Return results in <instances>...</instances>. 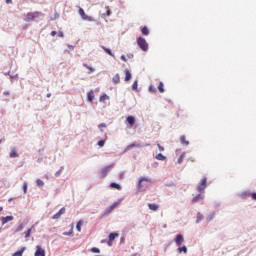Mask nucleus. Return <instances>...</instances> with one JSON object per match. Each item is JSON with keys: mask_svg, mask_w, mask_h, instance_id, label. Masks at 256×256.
I'll use <instances>...</instances> for the list:
<instances>
[{"mask_svg": "<svg viewBox=\"0 0 256 256\" xmlns=\"http://www.w3.org/2000/svg\"><path fill=\"white\" fill-rule=\"evenodd\" d=\"M41 15H42L41 12H29L26 14V18L24 19V21H26V23L35 21V19H39Z\"/></svg>", "mask_w": 256, "mask_h": 256, "instance_id": "obj_1", "label": "nucleus"}, {"mask_svg": "<svg viewBox=\"0 0 256 256\" xmlns=\"http://www.w3.org/2000/svg\"><path fill=\"white\" fill-rule=\"evenodd\" d=\"M137 45L142 51H149V43L143 37L137 39Z\"/></svg>", "mask_w": 256, "mask_h": 256, "instance_id": "obj_2", "label": "nucleus"}, {"mask_svg": "<svg viewBox=\"0 0 256 256\" xmlns=\"http://www.w3.org/2000/svg\"><path fill=\"white\" fill-rule=\"evenodd\" d=\"M78 14L83 19V21H90V22L93 21V17L87 16V14L85 13V10H83V8L81 7H78Z\"/></svg>", "mask_w": 256, "mask_h": 256, "instance_id": "obj_3", "label": "nucleus"}, {"mask_svg": "<svg viewBox=\"0 0 256 256\" xmlns=\"http://www.w3.org/2000/svg\"><path fill=\"white\" fill-rule=\"evenodd\" d=\"M113 167H115V164H111L109 166L102 168L100 171L101 179H105V176L109 173V171H111V169H113Z\"/></svg>", "mask_w": 256, "mask_h": 256, "instance_id": "obj_4", "label": "nucleus"}, {"mask_svg": "<svg viewBox=\"0 0 256 256\" xmlns=\"http://www.w3.org/2000/svg\"><path fill=\"white\" fill-rule=\"evenodd\" d=\"M205 189H207V178H203L201 180V183L197 187V191H199V193H202V191H205Z\"/></svg>", "mask_w": 256, "mask_h": 256, "instance_id": "obj_5", "label": "nucleus"}, {"mask_svg": "<svg viewBox=\"0 0 256 256\" xmlns=\"http://www.w3.org/2000/svg\"><path fill=\"white\" fill-rule=\"evenodd\" d=\"M185 242V238L183 237V234H178L175 238V243L178 247H180V245H183V243Z\"/></svg>", "mask_w": 256, "mask_h": 256, "instance_id": "obj_6", "label": "nucleus"}, {"mask_svg": "<svg viewBox=\"0 0 256 256\" xmlns=\"http://www.w3.org/2000/svg\"><path fill=\"white\" fill-rule=\"evenodd\" d=\"M34 256H45V249H42L41 246H36Z\"/></svg>", "mask_w": 256, "mask_h": 256, "instance_id": "obj_7", "label": "nucleus"}, {"mask_svg": "<svg viewBox=\"0 0 256 256\" xmlns=\"http://www.w3.org/2000/svg\"><path fill=\"white\" fill-rule=\"evenodd\" d=\"M61 215H65V207L61 208L59 212L52 217V219H61Z\"/></svg>", "mask_w": 256, "mask_h": 256, "instance_id": "obj_8", "label": "nucleus"}, {"mask_svg": "<svg viewBox=\"0 0 256 256\" xmlns=\"http://www.w3.org/2000/svg\"><path fill=\"white\" fill-rule=\"evenodd\" d=\"M143 183H151V179L149 178H140L138 188L141 189L143 187Z\"/></svg>", "mask_w": 256, "mask_h": 256, "instance_id": "obj_9", "label": "nucleus"}, {"mask_svg": "<svg viewBox=\"0 0 256 256\" xmlns=\"http://www.w3.org/2000/svg\"><path fill=\"white\" fill-rule=\"evenodd\" d=\"M13 221V216H6L1 218L2 225H7V223Z\"/></svg>", "mask_w": 256, "mask_h": 256, "instance_id": "obj_10", "label": "nucleus"}, {"mask_svg": "<svg viewBox=\"0 0 256 256\" xmlns=\"http://www.w3.org/2000/svg\"><path fill=\"white\" fill-rule=\"evenodd\" d=\"M126 121L130 125V127H133V125H135V117H133V116H128L126 118Z\"/></svg>", "mask_w": 256, "mask_h": 256, "instance_id": "obj_11", "label": "nucleus"}, {"mask_svg": "<svg viewBox=\"0 0 256 256\" xmlns=\"http://www.w3.org/2000/svg\"><path fill=\"white\" fill-rule=\"evenodd\" d=\"M32 231H35V226H32L31 228H29L25 233V239H29V237H31V233Z\"/></svg>", "mask_w": 256, "mask_h": 256, "instance_id": "obj_12", "label": "nucleus"}, {"mask_svg": "<svg viewBox=\"0 0 256 256\" xmlns=\"http://www.w3.org/2000/svg\"><path fill=\"white\" fill-rule=\"evenodd\" d=\"M26 247H22L20 250L16 251L12 256H23V253H25Z\"/></svg>", "mask_w": 256, "mask_h": 256, "instance_id": "obj_13", "label": "nucleus"}, {"mask_svg": "<svg viewBox=\"0 0 256 256\" xmlns=\"http://www.w3.org/2000/svg\"><path fill=\"white\" fill-rule=\"evenodd\" d=\"M148 207H149L150 211H159L158 204H148Z\"/></svg>", "mask_w": 256, "mask_h": 256, "instance_id": "obj_14", "label": "nucleus"}, {"mask_svg": "<svg viewBox=\"0 0 256 256\" xmlns=\"http://www.w3.org/2000/svg\"><path fill=\"white\" fill-rule=\"evenodd\" d=\"M110 187H111V189H117V191H121V185H119V184H117L115 182H112L110 184Z\"/></svg>", "mask_w": 256, "mask_h": 256, "instance_id": "obj_15", "label": "nucleus"}, {"mask_svg": "<svg viewBox=\"0 0 256 256\" xmlns=\"http://www.w3.org/2000/svg\"><path fill=\"white\" fill-rule=\"evenodd\" d=\"M124 73H125V81H131V72L129 71V70H125L124 71Z\"/></svg>", "mask_w": 256, "mask_h": 256, "instance_id": "obj_16", "label": "nucleus"}, {"mask_svg": "<svg viewBox=\"0 0 256 256\" xmlns=\"http://www.w3.org/2000/svg\"><path fill=\"white\" fill-rule=\"evenodd\" d=\"M88 101H93L95 99V92H93V90H91L89 93H88Z\"/></svg>", "mask_w": 256, "mask_h": 256, "instance_id": "obj_17", "label": "nucleus"}, {"mask_svg": "<svg viewBox=\"0 0 256 256\" xmlns=\"http://www.w3.org/2000/svg\"><path fill=\"white\" fill-rule=\"evenodd\" d=\"M113 83L117 84L121 81V77L119 76V74H116L113 78H112Z\"/></svg>", "mask_w": 256, "mask_h": 256, "instance_id": "obj_18", "label": "nucleus"}, {"mask_svg": "<svg viewBox=\"0 0 256 256\" xmlns=\"http://www.w3.org/2000/svg\"><path fill=\"white\" fill-rule=\"evenodd\" d=\"M81 227H83V221L79 220L76 225V229H77L78 233H81Z\"/></svg>", "mask_w": 256, "mask_h": 256, "instance_id": "obj_19", "label": "nucleus"}, {"mask_svg": "<svg viewBox=\"0 0 256 256\" xmlns=\"http://www.w3.org/2000/svg\"><path fill=\"white\" fill-rule=\"evenodd\" d=\"M116 237H119L118 233H110L109 234V241H115Z\"/></svg>", "mask_w": 256, "mask_h": 256, "instance_id": "obj_20", "label": "nucleus"}, {"mask_svg": "<svg viewBox=\"0 0 256 256\" xmlns=\"http://www.w3.org/2000/svg\"><path fill=\"white\" fill-rule=\"evenodd\" d=\"M158 90L160 93H165V88L163 82H159Z\"/></svg>", "mask_w": 256, "mask_h": 256, "instance_id": "obj_21", "label": "nucleus"}, {"mask_svg": "<svg viewBox=\"0 0 256 256\" xmlns=\"http://www.w3.org/2000/svg\"><path fill=\"white\" fill-rule=\"evenodd\" d=\"M180 142L183 144V145H189V141L187 140V138L185 136H181L180 137Z\"/></svg>", "mask_w": 256, "mask_h": 256, "instance_id": "obj_22", "label": "nucleus"}, {"mask_svg": "<svg viewBox=\"0 0 256 256\" xmlns=\"http://www.w3.org/2000/svg\"><path fill=\"white\" fill-rule=\"evenodd\" d=\"M156 159L158 161H165V159H167V157H165L163 154L159 153L156 155Z\"/></svg>", "mask_w": 256, "mask_h": 256, "instance_id": "obj_23", "label": "nucleus"}, {"mask_svg": "<svg viewBox=\"0 0 256 256\" xmlns=\"http://www.w3.org/2000/svg\"><path fill=\"white\" fill-rule=\"evenodd\" d=\"M102 49H103V51H105V53H107L111 57H114L113 52H111V49L105 48V46H102Z\"/></svg>", "mask_w": 256, "mask_h": 256, "instance_id": "obj_24", "label": "nucleus"}, {"mask_svg": "<svg viewBox=\"0 0 256 256\" xmlns=\"http://www.w3.org/2000/svg\"><path fill=\"white\" fill-rule=\"evenodd\" d=\"M200 199H203V195L198 194L196 197L192 199V203H197V201H200Z\"/></svg>", "mask_w": 256, "mask_h": 256, "instance_id": "obj_25", "label": "nucleus"}, {"mask_svg": "<svg viewBox=\"0 0 256 256\" xmlns=\"http://www.w3.org/2000/svg\"><path fill=\"white\" fill-rule=\"evenodd\" d=\"M141 33H142V35H149V28H147V26H144L141 29Z\"/></svg>", "mask_w": 256, "mask_h": 256, "instance_id": "obj_26", "label": "nucleus"}, {"mask_svg": "<svg viewBox=\"0 0 256 256\" xmlns=\"http://www.w3.org/2000/svg\"><path fill=\"white\" fill-rule=\"evenodd\" d=\"M178 253H187V246H182L177 249Z\"/></svg>", "mask_w": 256, "mask_h": 256, "instance_id": "obj_27", "label": "nucleus"}, {"mask_svg": "<svg viewBox=\"0 0 256 256\" xmlns=\"http://www.w3.org/2000/svg\"><path fill=\"white\" fill-rule=\"evenodd\" d=\"M241 199H247V197H251V193L249 192H243L241 195H240Z\"/></svg>", "mask_w": 256, "mask_h": 256, "instance_id": "obj_28", "label": "nucleus"}, {"mask_svg": "<svg viewBox=\"0 0 256 256\" xmlns=\"http://www.w3.org/2000/svg\"><path fill=\"white\" fill-rule=\"evenodd\" d=\"M119 205H121V200H118L117 202H114L110 207H112V209H117V207H119Z\"/></svg>", "mask_w": 256, "mask_h": 256, "instance_id": "obj_29", "label": "nucleus"}, {"mask_svg": "<svg viewBox=\"0 0 256 256\" xmlns=\"http://www.w3.org/2000/svg\"><path fill=\"white\" fill-rule=\"evenodd\" d=\"M138 87H139V82L136 80L132 84L133 91H137Z\"/></svg>", "mask_w": 256, "mask_h": 256, "instance_id": "obj_30", "label": "nucleus"}, {"mask_svg": "<svg viewBox=\"0 0 256 256\" xmlns=\"http://www.w3.org/2000/svg\"><path fill=\"white\" fill-rule=\"evenodd\" d=\"M185 159V152H183L180 157L178 158V163L179 165H181V163H183V160Z\"/></svg>", "mask_w": 256, "mask_h": 256, "instance_id": "obj_31", "label": "nucleus"}, {"mask_svg": "<svg viewBox=\"0 0 256 256\" xmlns=\"http://www.w3.org/2000/svg\"><path fill=\"white\" fill-rule=\"evenodd\" d=\"M36 184H37L38 187H43V185H45V183L41 179H37Z\"/></svg>", "mask_w": 256, "mask_h": 256, "instance_id": "obj_32", "label": "nucleus"}, {"mask_svg": "<svg viewBox=\"0 0 256 256\" xmlns=\"http://www.w3.org/2000/svg\"><path fill=\"white\" fill-rule=\"evenodd\" d=\"M149 91H150V93H157V88H155V86H153V85H150Z\"/></svg>", "mask_w": 256, "mask_h": 256, "instance_id": "obj_33", "label": "nucleus"}, {"mask_svg": "<svg viewBox=\"0 0 256 256\" xmlns=\"http://www.w3.org/2000/svg\"><path fill=\"white\" fill-rule=\"evenodd\" d=\"M133 147H141V145L139 143L130 144L127 146V149H133Z\"/></svg>", "mask_w": 256, "mask_h": 256, "instance_id": "obj_34", "label": "nucleus"}, {"mask_svg": "<svg viewBox=\"0 0 256 256\" xmlns=\"http://www.w3.org/2000/svg\"><path fill=\"white\" fill-rule=\"evenodd\" d=\"M84 67H86V69H88V73L91 74V73H94L95 72V69H93V67L91 66H87V65H84Z\"/></svg>", "mask_w": 256, "mask_h": 256, "instance_id": "obj_35", "label": "nucleus"}, {"mask_svg": "<svg viewBox=\"0 0 256 256\" xmlns=\"http://www.w3.org/2000/svg\"><path fill=\"white\" fill-rule=\"evenodd\" d=\"M201 221H203V215H201V213H198L196 223H199Z\"/></svg>", "mask_w": 256, "mask_h": 256, "instance_id": "obj_36", "label": "nucleus"}, {"mask_svg": "<svg viewBox=\"0 0 256 256\" xmlns=\"http://www.w3.org/2000/svg\"><path fill=\"white\" fill-rule=\"evenodd\" d=\"M10 157H11V158L18 157L17 152H16L15 150H12V151L10 152Z\"/></svg>", "mask_w": 256, "mask_h": 256, "instance_id": "obj_37", "label": "nucleus"}, {"mask_svg": "<svg viewBox=\"0 0 256 256\" xmlns=\"http://www.w3.org/2000/svg\"><path fill=\"white\" fill-rule=\"evenodd\" d=\"M113 211H114V208H112V206H110V207L106 210L105 215H109V213H113Z\"/></svg>", "mask_w": 256, "mask_h": 256, "instance_id": "obj_38", "label": "nucleus"}, {"mask_svg": "<svg viewBox=\"0 0 256 256\" xmlns=\"http://www.w3.org/2000/svg\"><path fill=\"white\" fill-rule=\"evenodd\" d=\"M91 252L92 253H101V250H99V248H91Z\"/></svg>", "mask_w": 256, "mask_h": 256, "instance_id": "obj_39", "label": "nucleus"}, {"mask_svg": "<svg viewBox=\"0 0 256 256\" xmlns=\"http://www.w3.org/2000/svg\"><path fill=\"white\" fill-rule=\"evenodd\" d=\"M63 235L65 236L73 235V228H71L69 232H64Z\"/></svg>", "mask_w": 256, "mask_h": 256, "instance_id": "obj_40", "label": "nucleus"}, {"mask_svg": "<svg viewBox=\"0 0 256 256\" xmlns=\"http://www.w3.org/2000/svg\"><path fill=\"white\" fill-rule=\"evenodd\" d=\"M98 127H99L100 131H103V128L107 127V124L102 123Z\"/></svg>", "mask_w": 256, "mask_h": 256, "instance_id": "obj_41", "label": "nucleus"}, {"mask_svg": "<svg viewBox=\"0 0 256 256\" xmlns=\"http://www.w3.org/2000/svg\"><path fill=\"white\" fill-rule=\"evenodd\" d=\"M98 145H99L100 147H104V146H105V140H100V141H98Z\"/></svg>", "mask_w": 256, "mask_h": 256, "instance_id": "obj_42", "label": "nucleus"}, {"mask_svg": "<svg viewBox=\"0 0 256 256\" xmlns=\"http://www.w3.org/2000/svg\"><path fill=\"white\" fill-rule=\"evenodd\" d=\"M157 147H158L159 151H161V152L165 151V147L161 146V144H157Z\"/></svg>", "mask_w": 256, "mask_h": 256, "instance_id": "obj_43", "label": "nucleus"}, {"mask_svg": "<svg viewBox=\"0 0 256 256\" xmlns=\"http://www.w3.org/2000/svg\"><path fill=\"white\" fill-rule=\"evenodd\" d=\"M23 191L24 193H27V182L23 183Z\"/></svg>", "mask_w": 256, "mask_h": 256, "instance_id": "obj_44", "label": "nucleus"}, {"mask_svg": "<svg viewBox=\"0 0 256 256\" xmlns=\"http://www.w3.org/2000/svg\"><path fill=\"white\" fill-rule=\"evenodd\" d=\"M19 231H23V224H21L17 229L16 232L19 233Z\"/></svg>", "mask_w": 256, "mask_h": 256, "instance_id": "obj_45", "label": "nucleus"}, {"mask_svg": "<svg viewBox=\"0 0 256 256\" xmlns=\"http://www.w3.org/2000/svg\"><path fill=\"white\" fill-rule=\"evenodd\" d=\"M250 197H252L253 201H256V192L252 193Z\"/></svg>", "mask_w": 256, "mask_h": 256, "instance_id": "obj_46", "label": "nucleus"}, {"mask_svg": "<svg viewBox=\"0 0 256 256\" xmlns=\"http://www.w3.org/2000/svg\"><path fill=\"white\" fill-rule=\"evenodd\" d=\"M107 99V95H103L100 97V101H105Z\"/></svg>", "mask_w": 256, "mask_h": 256, "instance_id": "obj_47", "label": "nucleus"}, {"mask_svg": "<svg viewBox=\"0 0 256 256\" xmlns=\"http://www.w3.org/2000/svg\"><path fill=\"white\" fill-rule=\"evenodd\" d=\"M120 59H121L122 61L127 62V58L125 57V55H122V56L120 57Z\"/></svg>", "mask_w": 256, "mask_h": 256, "instance_id": "obj_48", "label": "nucleus"}, {"mask_svg": "<svg viewBox=\"0 0 256 256\" xmlns=\"http://www.w3.org/2000/svg\"><path fill=\"white\" fill-rule=\"evenodd\" d=\"M55 35H57V31H52V32H51V36H52V37H55Z\"/></svg>", "mask_w": 256, "mask_h": 256, "instance_id": "obj_49", "label": "nucleus"}, {"mask_svg": "<svg viewBox=\"0 0 256 256\" xmlns=\"http://www.w3.org/2000/svg\"><path fill=\"white\" fill-rule=\"evenodd\" d=\"M59 175H61V170L55 173V177H59Z\"/></svg>", "mask_w": 256, "mask_h": 256, "instance_id": "obj_50", "label": "nucleus"}, {"mask_svg": "<svg viewBox=\"0 0 256 256\" xmlns=\"http://www.w3.org/2000/svg\"><path fill=\"white\" fill-rule=\"evenodd\" d=\"M7 4L13 3V0H5Z\"/></svg>", "mask_w": 256, "mask_h": 256, "instance_id": "obj_51", "label": "nucleus"}, {"mask_svg": "<svg viewBox=\"0 0 256 256\" xmlns=\"http://www.w3.org/2000/svg\"><path fill=\"white\" fill-rule=\"evenodd\" d=\"M58 37H63V32H59Z\"/></svg>", "mask_w": 256, "mask_h": 256, "instance_id": "obj_52", "label": "nucleus"}, {"mask_svg": "<svg viewBox=\"0 0 256 256\" xmlns=\"http://www.w3.org/2000/svg\"><path fill=\"white\" fill-rule=\"evenodd\" d=\"M107 15H108V16L111 15V10H108V11H107Z\"/></svg>", "mask_w": 256, "mask_h": 256, "instance_id": "obj_53", "label": "nucleus"}, {"mask_svg": "<svg viewBox=\"0 0 256 256\" xmlns=\"http://www.w3.org/2000/svg\"><path fill=\"white\" fill-rule=\"evenodd\" d=\"M4 95H9V92H4Z\"/></svg>", "mask_w": 256, "mask_h": 256, "instance_id": "obj_54", "label": "nucleus"}, {"mask_svg": "<svg viewBox=\"0 0 256 256\" xmlns=\"http://www.w3.org/2000/svg\"><path fill=\"white\" fill-rule=\"evenodd\" d=\"M47 97H48V98L51 97V93L47 94Z\"/></svg>", "mask_w": 256, "mask_h": 256, "instance_id": "obj_55", "label": "nucleus"}, {"mask_svg": "<svg viewBox=\"0 0 256 256\" xmlns=\"http://www.w3.org/2000/svg\"><path fill=\"white\" fill-rule=\"evenodd\" d=\"M3 211V207H0V213Z\"/></svg>", "mask_w": 256, "mask_h": 256, "instance_id": "obj_56", "label": "nucleus"}]
</instances>
